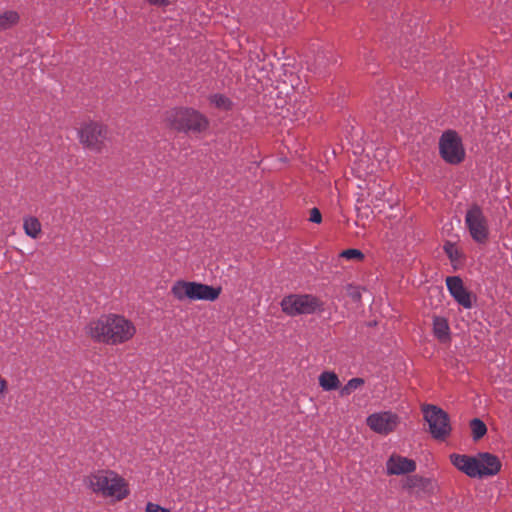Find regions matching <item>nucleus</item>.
<instances>
[{"label": "nucleus", "mask_w": 512, "mask_h": 512, "mask_svg": "<svg viewBox=\"0 0 512 512\" xmlns=\"http://www.w3.org/2000/svg\"><path fill=\"white\" fill-rule=\"evenodd\" d=\"M86 332L97 342L118 345L132 339L136 327L124 316L109 314L91 321L86 327Z\"/></svg>", "instance_id": "f257e3e1"}, {"label": "nucleus", "mask_w": 512, "mask_h": 512, "mask_svg": "<svg viewBox=\"0 0 512 512\" xmlns=\"http://www.w3.org/2000/svg\"><path fill=\"white\" fill-rule=\"evenodd\" d=\"M85 485L97 496L119 502L130 494L128 482L110 469L97 470L86 476Z\"/></svg>", "instance_id": "f03ea898"}, {"label": "nucleus", "mask_w": 512, "mask_h": 512, "mask_svg": "<svg viewBox=\"0 0 512 512\" xmlns=\"http://www.w3.org/2000/svg\"><path fill=\"white\" fill-rule=\"evenodd\" d=\"M165 124L180 132H203L208 128V119L191 108H172L163 115Z\"/></svg>", "instance_id": "7ed1b4c3"}, {"label": "nucleus", "mask_w": 512, "mask_h": 512, "mask_svg": "<svg viewBox=\"0 0 512 512\" xmlns=\"http://www.w3.org/2000/svg\"><path fill=\"white\" fill-rule=\"evenodd\" d=\"M220 293V287L184 280L176 281L171 287V294L178 301H184L186 299L190 301H215Z\"/></svg>", "instance_id": "20e7f679"}, {"label": "nucleus", "mask_w": 512, "mask_h": 512, "mask_svg": "<svg viewBox=\"0 0 512 512\" xmlns=\"http://www.w3.org/2000/svg\"><path fill=\"white\" fill-rule=\"evenodd\" d=\"M108 133L109 130L105 124L97 121H88L79 128L78 137L84 147L99 153L104 147Z\"/></svg>", "instance_id": "39448f33"}, {"label": "nucleus", "mask_w": 512, "mask_h": 512, "mask_svg": "<svg viewBox=\"0 0 512 512\" xmlns=\"http://www.w3.org/2000/svg\"><path fill=\"white\" fill-rule=\"evenodd\" d=\"M465 226L475 242L479 244L487 242L489 238V224L480 206L474 204L467 209Z\"/></svg>", "instance_id": "423d86ee"}, {"label": "nucleus", "mask_w": 512, "mask_h": 512, "mask_svg": "<svg viewBox=\"0 0 512 512\" xmlns=\"http://www.w3.org/2000/svg\"><path fill=\"white\" fill-rule=\"evenodd\" d=\"M422 411L432 436L437 440L446 439L451 432L448 414L434 405H425Z\"/></svg>", "instance_id": "0eeeda50"}, {"label": "nucleus", "mask_w": 512, "mask_h": 512, "mask_svg": "<svg viewBox=\"0 0 512 512\" xmlns=\"http://www.w3.org/2000/svg\"><path fill=\"white\" fill-rule=\"evenodd\" d=\"M441 157L449 164H459L465 158L461 138L455 131L444 132L439 140Z\"/></svg>", "instance_id": "6e6552de"}, {"label": "nucleus", "mask_w": 512, "mask_h": 512, "mask_svg": "<svg viewBox=\"0 0 512 512\" xmlns=\"http://www.w3.org/2000/svg\"><path fill=\"white\" fill-rule=\"evenodd\" d=\"M366 423L375 433L387 435L395 430L399 424V417L390 411L377 412L369 415Z\"/></svg>", "instance_id": "1a4fd4ad"}, {"label": "nucleus", "mask_w": 512, "mask_h": 512, "mask_svg": "<svg viewBox=\"0 0 512 512\" xmlns=\"http://www.w3.org/2000/svg\"><path fill=\"white\" fill-rule=\"evenodd\" d=\"M446 286L455 301L466 309L472 307L471 293L464 287L463 281L458 276L446 278Z\"/></svg>", "instance_id": "9d476101"}, {"label": "nucleus", "mask_w": 512, "mask_h": 512, "mask_svg": "<svg viewBox=\"0 0 512 512\" xmlns=\"http://www.w3.org/2000/svg\"><path fill=\"white\" fill-rule=\"evenodd\" d=\"M320 303L311 295H290V316L295 314H310L316 311Z\"/></svg>", "instance_id": "9b49d317"}, {"label": "nucleus", "mask_w": 512, "mask_h": 512, "mask_svg": "<svg viewBox=\"0 0 512 512\" xmlns=\"http://www.w3.org/2000/svg\"><path fill=\"white\" fill-rule=\"evenodd\" d=\"M386 468L389 475H402L414 472L416 463L412 459L394 454L388 459Z\"/></svg>", "instance_id": "f8f14e48"}, {"label": "nucleus", "mask_w": 512, "mask_h": 512, "mask_svg": "<svg viewBox=\"0 0 512 512\" xmlns=\"http://www.w3.org/2000/svg\"><path fill=\"white\" fill-rule=\"evenodd\" d=\"M403 487L412 490L416 494H433L436 490V483L430 478H424L419 475L408 476L403 483Z\"/></svg>", "instance_id": "ddd939ff"}, {"label": "nucleus", "mask_w": 512, "mask_h": 512, "mask_svg": "<svg viewBox=\"0 0 512 512\" xmlns=\"http://www.w3.org/2000/svg\"><path fill=\"white\" fill-rule=\"evenodd\" d=\"M450 460L458 470L469 477H479L480 470H478L477 456L452 454L450 455Z\"/></svg>", "instance_id": "4468645a"}, {"label": "nucleus", "mask_w": 512, "mask_h": 512, "mask_svg": "<svg viewBox=\"0 0 512 512\" xmlns=\"http://www.w3.org/2000/svg\"><path fill=\"white\" fill-rule=\"evenodd\" d=\"M479 477L496 475L501 469V462L495 455L479 453L477 455Z\"/></svg>", "instance_id": "2eb2a0df"}, {"label": "nucleus", "mask_w": 512, "mask_h": 512, "mask_svg": "<svg viewBox=\"0 0 512 512\" xmlns=\"http://www.w3.org/2000/svg\"><path fill=\"white\" fill-rule=\"evenodd\" d=\"M23 229L27 236L38 239L42 234V225L37 217L26 216L23 218Z\"/></svg>", "instance_id": "dca6fc26"}, {"label": "nucleus", "mask_w": 512, "mask_h": 512, "mask_svg": "<svg viewBox=\"0 0 512 512\" xmlns=\"http://www.w3.org/2000/svg\"><path fill=\"white\" fill-rule=\"evenodd\" d=\"M433 332L439 341L447 342L450 338V328L447 320L443 317H435L433 320Z\"/></svg>", "instance_id": "f3484780"}, {"label": "nucleus", "mask_w": 512, "mask_h": 512, "mask_svg": "<svg viewBox=\"0 0 512 512\" xmlns=\"http://www.w3.org/2000/svg\"><path fill=\"white\" fill-rule=\"evenodd\" d=\"M20 15L15 10H5L0 13V31L8 30L18 24Z\"/></svg>", "instance_id": "a211bd4d"}, {"label": "nucleus", "mask_w": 512, "mask_h": 512, "mask_svg": "<svg viewBox=\"0 0 512 512\" xmlns=\"http://www.w3.org/2000/svg\"><path fill=\"white\" fill-rule=\"evenodd\" d=\"M319 384L323 390L331 391L339 387L340 381L334 372L325 371L319 376Z\"/></svg>", "instance_id": "6ab92c4d"}, {"label": "nucleus", "mask_w": 512, "mask_h": 512, "mask_svg": "<svg viewBox=\"0 0 512 512\" xmlns=\"http://www.w3.org/2000/svg\"><path fill=\"white\" fill-rule=\"evenodd\" d=\"M470 428L472 432V437L475 441H478L487 433L486 424L478 418H474L471 420Z\"/></svg>", "instance_id": "aec40b11"}, {"label": "nucleus", "mask_w": 512, "mask_h": 512, "mask_svg": "<svg viewBox=\"0 0 512 512\" xmlns=\"http://www.w3.org/2000/svg\"><path fill=\"white\" fill-rule=\"evenodd\" d=\"M443 249H444L446 255L448 256V258L450 259V261L452 262V264L455 265V264L459 263L460 260L462 259V253L460 252L458 247L455 245V243L446 241L443 246Z\"/></svg>", "instance_id": "412c9836"}, {"label": "nucleus", "mask_w": 512, "mask_h": 512, "mask_svg": "<svg viewBox=\"0 0 512 512\" xmlns=\"http://www.w3.org/2000/svg\"><path fill=\"white\" fill-rule=\"evenodd\" d=\"M363 384H364V380L362 378H352L347 382V384L344 387H342L340 394L342 396H347L352 391L361 387Z\"/></svg>", "instance_id": "4be33fe9"}, {"label": "nucleus", "mask_w": 512, "mask_h": 512, "mask_svg": "<svg viewBox=\"0 0 512 512\" xmlns=\"http://www.w3.org/2000/svg\"><path fill=\"white\" fill-rule=\"evenodd\" d=\"M210 101L216 107L223 109V110L230 109L231 105H232L231 101L227 97H225L224 95H221V94L212 95L210 97Z\"/></svg>", "instance_id": "5701e85b"}, {"label": "nucleus", "mask_w": 512, "mask_h": 512, "mask_svg": "<svg viewBox=\"0 0 512 512\" xmlns=\"http://www.w3.org/2000/svg\"><path fill=\"white\" fill-rule=\"evenodd\" d=\"M340 257L346 260H363L364 254L358 249H347L340 253Z\"/></svg>", "instance_id": "b1692460"}, {"label": "nucleus", "mask_w": 512, "mask_h": 512, "mask_svg": "<svg viewBox=\"0 0 512 512\" xmlns=\"http://www.w3.org/2000/svg\"><path fill=\"white\" fill-rule=\"evenodd\" d=\"M292 74L293 73L290 72V86L293 89H296V90H304L305 89V84H303V82L301 80V76L297 75L295 78H293Z\"/></svg>", "instance_id": "393cba45"}, {"label": "nucleus", "mask_w": 512, "mask_h": 512, "mask_svg": "<svg viewBox=\"0 0 512 512\" xmlns=\"http://www.w3.org/2000/svg\"><path fill=\"white\" fill-rule=\"evenodd\" d=\"M145 512H171L169 509L160 506L159 504L148 502L145 507Z\"/></svg>", "instance_id": "a878e982"}, {"label": "nucleus", "mask_w": 512, "mask_h": 512, "mask_svg": "<svg viewBox=\"0 0 512 512\" xmlns=\"http://www.w3.org/2000/svg\"><path fill=\"white\" fill-rule=\"evenodd\" d=\"M9 392L7 380L0 375V401L4 400Z\"/></svg>", "instance_id": "bb28decb"}, {"label": "nucleus", "mask_w": 512, "mask_h": 512, "mask_svg": "<svg viewBox=\"0 0 512 512\" xmlns=\"http://www.w3.org/2000/svg\"><path fill=\"white\" fill-rule=\"evenodd\" d=\"M309 220H310L311 222H313V223H317V224H318V223H321V221H322V215H321V213H320L319 209H317V208H313V209H311V212H310V218H309Z\"/></svg>", "instance_id": "cd10ccee"}, {"label": "nucleus", "mask_w": 512, "mask_h": 512, "mask_svg": "<svg viewBox=\"0 0 512 512\" xmlns=\"http://www.w3.org/2000/svg\"><path fill=\"white\" fill-rule=\"evenodd\" d=\"M308 109V106L306 104H303L299 107L296 114V120H299L301 117H303L306 114V111Z\"/></svg>", "instance_id": "c85d7f7f"}, {"label": "nucleus", "mask_w": 512, "mask_h": 512, "mask_svg": "<svg viewBox=\"0 0 512 512\" xmlns=\"http://www.w3.org/2000/svg\"><path fill=\"white\" fill-rule=\"evenodd\" d=\"M298 57L300 58V65H302V63L304 62L307 65V69H310V67H311L310 58L303 54H298Z\"/></svg>", "instance_id": "c756f323"}, {"label": "nucleus", "mask_w": 512, "mask_h": 512, "mask_svg": "<svg viewBox=\"0 0 512 512\" xmlns=\"http://www.w3.org/2000/svg\"><path fill=\"white\" fill-rule=\"evenodd\" d=\"M148 3L157 6H164L168 4V0H146Z\"/></svg>", "instance_id": "7c9ffc66"}, {"label": "nucleus", "mask_w": 512, "mask_h": 512, "mask_svg": "<svg viewBox=\"0 0 512 512\" xmlns=\"http://www.w3.org/2000/svg\"><path fill=\"white\" fill-rule=\"evenodd\" d=\"M281 306H282V310L284 312H288V301L286 300V298H284L281 302Z\"/></svg>", "instance_id": "2f4dec72"}, {"label": "nucleus", "mask_w": 512, "mask_h": 512, "mask_svg": "<svg viewBox=\"0 0 512 512\" xmlns=\"http://www.w3.org/2000/svg\"><path fill=\"white\" fill-rule=\"evenodd\" d=\"M360 221H361V217L359 216V217H358V219H357V221H356V224H357V225H361L362 227H364V226H365V223H360Z\"/></svg>", "instance_id": "473e14b6"}, {"label": "nucleus", "mask_w": 512, "mask_h": 512, "mask_svg": "<svg viewBox=\"0 0 512 512\" xmlns=\"http://www.w3.org/2000/svg\"><path fill=\"white\" fill-rule=\"evenodd\" d=\"M508 98L512 100V91L508 93Z\"/></svg>", "instance_id": "72a5a7b5"}]
</instances>
